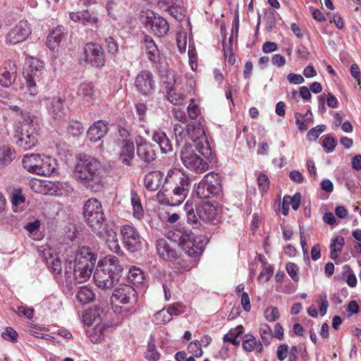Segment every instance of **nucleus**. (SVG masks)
Wrapping results in <instances>:
<instances>
[{"label":"nucleus","mask_w":361,"mask_h":361,"mask_svg":"<svg viewBox=\"0 0 361 361\" xmlns=\"http://www.w3.org/2000/svg\"><path fill=\"white\" fill-rule=\"evenodd\" d=\"M47 192L56 196H68L73 192V188L67 182H49Z\"/></svg>","instance_id":"nucleus-24"},{"label":"nucleus","mask_w":361,"mask_h":361,"mask_svg":"<svg viewBox=\"0 0 361 361\" xmlns=\"http://www.w3.org/2000/svg\"><path fill=\"white\" fill-rule=\"evenodd\" d=\"M135 87L143 96L152 94L156 88L152 73L148 70L140 71L135 78Z\"/></svg>","instance_id":"nucleus-14"},{"label":"nucleus","mask_w":361,"mask_h":361,"mask_svg":"<svg viewBox=\"0 0 361 361\" xmlns=\"http://www.w3.org/2000/svg\"><path fill=\"white\" fill-rule=\"evenodd\" d=\"M121 234L127 250L131 252L137 251L142 246V238L137 229L130 225H124L121 228Z\"/></svg>","instance_id":"nucleus-15"},{"label":"nucleus","mask_w":361,"mask_h":361,"mask_svg":"<svg viewBox=\"0 0 361 361\" xmlns=\"http://www.w3.org/2000/svg\"><path fill=\"white\" fill-rule=\"evenodd\" d=\"M121 270L118 257L106 256L99 262L93 275L95 284L103 290L111 289L118 283Z\"/></svg>","instance_id":"nucleus-2"},{"label":"nucleus","mask_w":361,"mask_h":361,"mask_svg":"<svg viewBox=\"0 0 361 361\" xmlns=\"http://www.w3.org/2000/svg\"><path fill=\"white\" fill-rule=\"evenodd\" d=\"M344 245V238L338 236L334 238L330 245V257L332 259H336L338 254L341 252Z\"/></svg>","instance_id":"nucleus-41"},{"label":"nucleus","mask_w":361,"mask_h":361,"mask_svg":"<svg viewBox=\"0 0 361 361\" xmlns=\"http://www.w3.org/2000/svg\"><path fill=\"white\" fill-rule=\"evenodd\" d=\"M77 97L82 103H90L95 100V88L92 82H84L79 85Z\"/></svg>","instance_id":"nucleus-23"},{"label":"nucleus","mask_w":361,"mask_h":361,"mask_svg":"<svg viewBox=\"0 0 361 361\" xmlns=\"http://www.w3.org/2000/svg\"><path fill=\"white\" fill-rule=\"evenodd\" d=\"M1 337L6 341L12 343L17 342L18 334L16 331L12 327H6L5 331L1 333Z\"/></svg>","instance_id":"nucleus-60"},{"label":"nucleus","mask_w":361,"mask_h":361,"mask_svg":"<svg viewBox=\"0 0 361 361\" xmlns=\"http://www.w3.org/2000/svg\"><path fill=\"white\" fill-rule=\"evenodd\" d=\"M109 236L111 238V239H107L106 241L109 244V248L115 253H118L121 250L120 246L118 245L116 233L113 231H110L108 232Z\"/></svg>","instance_id":"nucleus-51"},{"label":"nucleus","mask_w":361,"mask_h":361,"mask_svg":"<svg viewBox=\"0 0 361 361\" xmlns=\"http://www.w3.org/2000/svg\"><path fill=\"white\" fill-rule=\"evenodd\" d=\"M137 154L142 161L150 164L157 158L156 146L146 141L142 142L137 146Z\"/></svg>","instance_id":"nucleus-21"},{"label":"nucleus","mask_w":361,"mask_h":361,"mask_svg":"<svg viewBox=\"0 0 361 361\" xmlns=\"http://www.w3.org/2000/svg\"><path fill=\"white\" fill-rule=\"evenodd\" d=\"M301 195L299 192L295 194L293 197L287 196L283 198V203L290 205L294 210H297L300 204Z\"/></svg>","instance_id":"nucleus-53"},{"label":"nucleus","mask_w":361,"mask_h":361,"mask_svg":"<svg viewBox=\"0 0 361 361\" xmlns=\"http://www.w3.org/2000/svg\"><path fill=\"white\" fill-rule=\"evenodd\" d=\"M111 302L127 305L124 310L129 311L137 302V293L131 286L122 284L114 291Z\"/></svg>","instance_id":"nucleus-11"},{"label":"nucleus","mask_w":361,"mask_h":361,"mask_svg":"<svg viewBox=\"0 0 361 361\" xmlns=\"http://www.w3.org/2000/svg\"><path fill=\"white\" fill-rule=\"evenodd\" d=\"M243 334V326L242 325L237 326L235 329H232L229 332L224 336V342H228L235 346L240 345V341L237 338Z\"/></svg>","instance_id":"nucleus-39"},{"label":"nucleus","mask_w":361,"mask_h":361,"mask_svg":"<svg viewBox=\"0 0 361 361\" xmlns=\"http://www.w3.org/2000/svg\"><path fill=\"white\" fill-rule=\"evenodd\" d=\"M15 72H10L6 69H2L0 72V85L8 87L15 81Z\"/></svg>","instance_id":"nucleus-47"},{"label":"nucleus","mask_w":361,"mask_h":361,"mask_svg":"<svg viewBox=\"0 0 361 361\" xmlns=\"http://www.w3.org/2000/svg\"><path fill=\"white\" fill-rule=\"evenodd\" d=\"M152 140L159 145L163 153L166 154L172 151V144L166 133L163 132H156L153 135Z\"/></svg>","instance_id":"nucleus-34"},{"label":"nucleus","mask_w":361,"mask_h":361,"mask_svg":"<svg viewBox=\"0 0 361 361\" xmlns=\"http://www.w3.org/2000/svg\"><path fill=\"white\" fill-rule=\"evenodd\" d=\"M83 130L82 124L78 121H70L67 127L68 133L73 137L80 135Z\"/></svg>","instance_id":"nucleus-50"},{"label":"nucleus","mask_w":361,"mask_h":361,"mask_svg":"<svg viewBox=\"0 0 361 361\" xmlns=\"http://www.w3.org/2000/svg\"><path fill=\"white\" fill-rule=\"evenodd\" d=\"M47 111L54 120H61L66 115L64 101L59 97L52 98L47 105Z\"/></svg>","instance_id":"nucleus-22"},{"label":"nucleus","mask_w":361,"mask_h":361,"mask_svg":"<svg viewBox=\"0 0 361 361\" xmlns=\"http://www.w3.org/2000/svg\"><path fill=\"white\" fill-rule=\"evenodd\" d=\"M81 61L93 68L104 67L106 61L104 48L97 42H87L82 48Z\"/></svg>","instance_id":"nucleus-8"},{"label":"nucleus","mask_w":361,"mask_h":361,"mask_svg":"<svg viewBox=\"0 0 361 361\" xmlns=\"http://www.w3.org/2000/svg\"><path fill=\"white\" fill-rule=\"evenodd\" d=\"M286 271L290 276V277L292 279L293 281L295 282H298L299 281V267L298 266L293 263V262H288L286 264Z\"/></svg>","instance_id":"nucleus-58"},{"label":"nucleus","mask_w":361,"mask_h":361,"mask_svg":"<svg viewBox=\"0 0 361 361\" xmlns=\"http://www.w3.org/2000/svg\"><path fill=\"white\" fill-rule=\"evenodd\" d=\"M143 44L147 59L153 64L158 63L160 59V52L155 42L150 37L145 36Z\"/></svg>","instance_id":"nucleus-26"},{"label":"nucleus","mask_w":361,"mask_h":361,"mask_svg":"<svg viewBox=\"0 0 361 361\" xmlns=\"http://www.w3.org/2000/svg\"><path fill=\"white\" fill-rule=\"evenodd\" d=\"M83 214L85 221L92 230L100 235L104 230L105 216L103 207L97 199L91 198L83 206Z\"/></svg>","instance_id":"nucleus-4"},{"label":"nucleus","mask_w":361,"mask_h":361,"mask_svg":"<svg viewBox=\"0 0 361 361\" xmlns=\"http://www.w3.org/2000/svg\"><path fill=\"white\" fill-rule=\"evenodd\" d=\"M107 124L103 121L94 122L87 130V137L90 141L96 142L107 133Z\"/></svg>","instance_id":"nucleus-25"},{"label":"nucleus","mask_w":361,"mask_h":361,"mask_svg":"<svg viewBox=\"0 0 361 361\" xmlns=\"http://www.w3.org/2000/svg\"><path fill=\"white\" fill-rule=\"evenodd\" d=\"M144 279V274L140 268L135 267L130 268L128 274V279L133 285L142 283Z\"/></svg>","instance_id":"nucleus-42"},{"label":"nucleus","mask_w":361,"mask_h":361,"mask_svg":"<svg viewBox=\"0 0 361 361\" xmlns=\"http://www.w3.org/2000/svg\"><path fill=\"white\" fill-rule=\"evenodd\" d=\"M164 173L161 171H152L147 173L144 179L145 186L151 191H156L163 186Z\"/></svg>","instance_id":"nucleus-28"},{"label":"nucleus","mask_w":361,"mask_h":361,"mask_svg":"<svg viewBox=\"0 0 361 361\" xmlns=\"http://www.w3.org/2000/svg\"><path fill=\"white\" fill-rule=\"evenodd\" d=\"M105 42L108 52L112 55H116L119 50L118 42L112 37H106Z\"/></svg>","instance_id":"nucleus-61"},{"label":"nucleus","mask_w":361,"mask_h":361,"mask_svg":"<svg viewBox=\"0 0 361 361\" xmlns=\"http://www.w3.org/2000/svg\"><path fill=\"white\" fill-rule=\"evenodd\" d=\"M198 216L203 221L212 222L217 216L216 207L209 202H204L198 209Z\"/></svg>","instance_id":"nucleus-30"},{"label":"nucleus","mask_w":361,"mask_h":361,"mask_svg":"<svg viewBox=\"0 0 361 361\" xmlns=\"http://www.w3.org/2000/svg\"><path fill=\"white\" fill-rule=\"evenodd\" d=\"M164 180L169 184L176 186L177 189L188 193L190 188L189 177L179 169H173L169 171Z\"/></svg>","instance_id":"nucleus-17"},{"label":"nucleus","mask_w":361,"mask_h":361,"mask_svg":"<svg viewBox=\"0 0 361 361\" xmlns=\"http://www.w3.org/2000/svg\"><path fill=\"white\" fill-rule=\"evenodd\" d=\"M73 176L85 188L98 191L102 186L103 177L100 162L88 155L79 154L73 172Z\"/></svg>","instance_id":"nucleus-1"},{"label":"nucleus","mask_w":361,"mask_h":361,"mask_svg":"<svg viewBox=\"0 0 361 361\" xmlns=\"http://www.w3.org/2000/svg\"><path fill=\"white\" fill-rule=\"evenodd\" d=\"M187 195L186 192L179 190L176 186L169 184V182L165 180L157 197L160 202L170 206H177L184 201Z\"/></svg>","instance_id":"nucleus-12"},{"label":"nucleus","mask_w":361,"mask_h":361,"mask_svg":"<svg viewBox=\"0 0 361 361\" xmlns=\"http://www.w3.org/2000/svg\"><path fill=\"white\" fill-rule=\"evenodd\" d=\"M105 326L103 324L99 323L93 327H90L87 330V334L91 342L93 343H99L104 339V331Z\"/></svg>","instance_id":"nucleus-35"},{"label":"nucleus","mask_w":361,"mask_h":361,"mask_svg":"<svg viewBox=\"0 0 361 361\" xmlns=\"http://www.w3.org/2000/svg\"><path fill=\"white\" fill-rule=\"evenodd\" d=\"M64 34L61 28L53 30L47 37V46L51 50L56 49L64 39Z\"/></svg>","instance_id":"nucleus-37"},{"label":"nucleus","mask_w":361,"mask_h":361,"mask_svg":"<svg viewBox=\"0 0 361 361\" xmlns=\"http://www.w3.org/2000/svg\"><path fill=\"white\" fill-rule=\"evenodd\" d=\"M93 269L74 265L73 276L75 281L82 283L90 279L92 274Z\"/></svg>","instance_id":"nucleus-38"},{"label":"nucleus","mask_w":361,"mask_h":361,"mask_svg":"<svg viewBox=\"0 0 361 361\" xmlns=\"http://www.w3.org/2000/svg\"><path fill=\"white\" fill-rule=\"evenodd\" d=\"M336 146V140L330 136H326L322 141V147L327 152H331L334 150Z\"/></svg>","instance_id":"nucleus-64"},{"label":"nucleus","mask_w":361,"mask_h":361,"mask_svg":"<svg viewBox=\"0 0 361 361\" xmlns=\"http://www.w3.org/2000/svg\"><path fill=\"white\" fill-rule=\"evenodd\" d=\"M177 47L180 52H185L187 48V33L185 31L178 32L176 35Z\"/></svg>","instance_id":"nucleus-55"},{"label":"nucleus","mask_w":361,"mask_h":361,"mask_svg":"<svg viewBox=\"0 0 361 361\" xmlns=\"http://www.w3.org/2000/svg\"><path fill=\"white\" fill-rule=\"evenodd\" d=\"M76 298L81 303L86 304L94 300V293L90 288L84 286L78 291Z\"/></svg>","instance_id":"nucleus-40"},{"label":"nucleus","mask_w":361,"mask_h":361,"mask_svg":"<svg viewBox=\"0 0 361 361\" xmlns=\"http://www.w3.org/2000/svg\"><path fill=\"white\" fill-rule=\"evenodd\" d=\"M167 99L170 103L174 105H181L183 104L185 100V95L177 92L173 88H170L167 91Z\"/></svg>","instance_id":"nucleus-44"},{"label":"nucleus","mask_w":361,"mask_h":361,"mask_svg":"<svg viewBox=\"0 0 361 361\" xmlns=\"http://www.w3.org/2000/svg\"><path fill=\"white\" fill-rule=\"evenodd\" d=\"M257 185L260 191L266 192L269 188V179L264 173H260L257 177Z\"/></svg>","instance_id":"nucleus-57"},{"label":"nucleus","mask_w":361,"mask_h":361,"mask_svg":"<svg viewBox=\"0 0 361 361\" xmlns=\"http://www.w3.org/2000/svg\"><path fill=\"white\" fill-rule=\"evenodd\" d=\"M169 30V25L166 19L160 16H155L152 20L151 30L156 36L161 37L165 36Z\"/></svg>","instance_id":"nucleus-31"},{"label":"nucleus","mask_w":361,"mask_h":361,"mask_svg":"<svg viewBox=\"0 0 361 361\" xmlns=\"http://www.w3.org/2000/svg\"><path fill=\"white\" fill-rule=\"evenodd\" d=\"M157 250L160 257L164 260L173 261L178 257L176 250L172 248L164 239L157 240Z\"/></svg>","instance_id":"nucleus-29"},{"label":"nucleus","mask_w":361,"mask_h":361,"mask_svg":"<svg viewBox=\"0 0 361 361\" xmlns=\"http://www.w3.org/2000/svg\"><path fill=\"white\" fill-rule=\"evenodd\" d=\"M317 303L318 304L319 311L321 316H324L326 314L327 309L329 307L327 295L325 292H322L320 294L318 295Z\"/></svg>","instance_id":"nucleus-49"},{"label":"nucleus","mask_w":361,"mask_h":361,"mask_svg":"<svg viewBox=\"0 0 361 361\" xmlns=\"http://www.w3.org/2000/svg\"><path fill=\"white\" fill-rule=\"evenodd\" d=\"M264 317L269 322H274L279 317V312L276 307H269L264 311Z\"/></svg>","instance_id":"nucleus-63"},{"label":"nucleus","mask_w":361,"mask_h":361,"mask_svg":"<svg viewBox=\"0 0 361 361\" xmlns=\"http://www.w3.org/2000/svg\"><path fill=\"white\" fill-rule=\"evenodd\" d=\"M97 317V311L94 309H88L82 313V320L85 325L90 326Z\"/></svg>","instance_id":"nucleus-54"},{"label":"nucleus","mask_w":361,"mask_h":361,"mask_svg":"<svg viewBox=\"0 0 361 361\" xmlns=\"http://www.w3.org/2000/svg\"><path fill=\"white\" fill-rule=\"evenodd\" d=\"M295 125L300 131L307 130L313 123V115L311 110H307L305 114L299 112L295 114Z\"/></svg>","instance_id":"nucleus-32"},{"label":"nucleus","mask_w":361,"mask_h":361,"mask_svg":"<svg viewBox=\"0 0 361 361\" xmlns=\"http://www.w3.org/2000/svg\"><path fill=\"white\" fill-rule=\"evenodd\" d=\"M22 162L28 172L37 175L50 176L55 171L54 160L44 154H25L23 157Z\"/></svg>","instance_id":"nucleus-3"},{"label":"nucleus","mask_w":361,"mask_h":361,"mask_svg":"<svg viewBox=\"0 0 361 361\" xmlns=\"http://www.w3.org/2000/svg\"><path fill=\"white\" fill-rule=\"evenodd\" d=\"M37 136L38 133L35 128H29L27 126H23L16 135V143L23 150H29L37 145Z\"/></svg>","instance_id":"nucleus-16"},{"label":"nucleus","mask_w":361,"mask_h":361,"mask_svg":"<svg viewBox=\"0 0 361 361\" xmlns=\"http://www.w3.org/2000/svg\"><path fill=\"white\" fill-rule=\"evenodd\" d=\"M172 319L168 310L162 309L154 315L153 322L156 325H163Z\"/></svg>","instance_id":"nucleus-46"},{"label":"nucleus","mask_w":361,"mask_h":361,"mask_svg":"<svg viewBox=\"0 0 361 361\" xmlns=\"http://www.w3.org/2000/svg\"><path fill=\"white\" fill-rule=\"evenodd\" d=\"M190 141L192 147L202 156L207 157L211 154L210 147L204 130L200 124H188Z\"/></svg>","instance_id":"nucleus-13"},{"label":"nucleus","mask_w":361,"mask_h":361,"mask_svg":"<svg viewBox=\"0 0 361 361\" xmlns=\"http://www.w3.org/2000/svg\"><path fill=\"white\" fill-rule=\"evenodd\" d=\"M44 64L37 58H31L28 62V66L24 72L25 79V92L24 97L28 99V96L35 97L38 94L36 82L39 81L44 72Z\"/></svg>","instance_id":"nucleus-7"},{"label":"nucleus","mask_w":361,"mask_h":361,"mask_svg":"<svg viewBox=\"0 0 361 361\" xmlns=\"http://www.w3.org/2000/svg\"><path fill=\"white\" fill-rule=\"evenodd\" d=\"M195 190L200 199H209L220 195L222 193L221 175L214 171L207 173Z\"/></svg>","instance_id":"nucleus-5"},{"label":"nucleus","mask_w":361,"mask_h":361,"mask_svg":"<svg viewBox=\"0 0 361 361\" xmlns=\"http://www.w3.org/2000/svg\"><path fill=\"white\" fill-rule=\"evenodd\" d=\"M32 31V25L27 20H20L5 33L4 42L8 46L23 43L29 38Z\"/></svg>","instance_id":"nucleus-9"},{"label":"nucleus","mask_w":361,"mask_h":361,"mask_svg":"<svg viewBox=\"0 0 361 361\" xmlns=\"http://www.w3.org/2000/svg\"><path fill=\"white\" fill-rule=\"evenodd\" d=\"M188 350L192 355L193 357H200L203 354V351L201 348V343L198 341H192L188 345Z\"/></svg>","instance_id":"nucleus-59"},{"label":"nucleus","mask_w":361,"mask_h":361,"mask_svg":"<svg viewBox=\"0 0 361 361\" xmlns=\"http://www.w3.org/2000/svg\"><path fill=\"white\" fill-rule=\"evenodd\" d=\"M194 147L189 146L181 150L180 158L183 165L188 169L202 173L208 170L209 164L198 155Z\"/></svg>","instance_id":"nucleus-10"},{"label":"nucleus","mask_w":361,"mask_h":361,"mask_svg":"<svg viewBox=\"0 0 361 361\" xmlns=\"http://www.w3.org/2000/svg\"><path fill=\"white\" fill-rule=\"evenodd\" d=\"M325 125H319L314 128H312L307 134V139L310 141L317 140L319 136L325 130Z\"/></svg>","instance_id":"nucleus-56"},{"label":"nucleus","mask_w":361,"mask_h":361,"mask_svg":"<svg viewBox=\"0 0 361 361\" xmlns=\"http://www.w3.org/2000/svg\"><path fill=\"white\" fill-rule=\"evenodd\" d=\"M178 244L187 255L196 259L203 253L207 240L204 235L184 231L179 238Z\"/></svg>","instance_id":"nucleus-6"},{"label":"nucleus","mask_w":361,"mask_h":361,"mask_svg":"<svg viewBox=\"0 0 361 361\" xmlns=\"http://www.w3.org/2000/svg\"><path fill=\"white\" fill-rule=\"evenodd\" d=\"M38 251L46 262L48 269L54 274H60L62 271V262L60 258L58 256H54L49 248L42 247Z\"/></svg>","instance_id":"nucleus-19"},{"label":"nucleus","mask_w":361,"mask_h":361,"mask_svg":"<svg viewBox=\"0 0 361 361\" xmlns=\"http://www.w3.org/2000/svg\"><path fill=\"white\" fill-rule=\"evenodd\" d=\"M16 157V152L10 146L0 147V162L2 164L10 163Z\"/></svg>","instance_id":"nucleus-43"},{"label":"nucleus","mask_w":361,"mask_h":361,"mask_svg":"<svg viewBox=\"0 0 361 361\" xmlns=\"http://www.w3.org/2000/svg\"><path fill=\"white\" fill-rule=\"evenodd\" d=\"M145 357L149 361H157L160 358V354L157 352L156 346L149 343L147 351L145 353Z\"/></svg>","instance_id":"nucleus-52"},{"label":"nucleus","mask_w":361,"mask_h":361,"mask_svg":"<svg viewBox=\"0 0 361 361\" xmlns=\"http://www.w3.org/2000/svg\"><path fill=\"white\" fill-rule=\"evenodd\" d=\"M130 202L133 207V216L140 219L144 215V209L140 196L135 190L130 192Z\"/></svg>","instance_id":"nucleus-36"},{"label":"nucleus","mask_w":361,"mask_h":361,"mask_svg":"<svg viewBox=\"0 0 361 361\" xmlns=\"http://www.w3.org/2000/svg\"><path fill=\"white\" fill-rule=\"evenodd\" d=\"M242 347L247 352L256 350L257 353H261L263 350L262 343L260 341H257L255 337L250 334L243 336Z\"/></svg>","instance_id":"nucleus-33"},{"label":"nucleus","mask_w":361,"mask_h":361,"mask_svg":"<svg viewBox=\"0 0 361 361\" xmlns=\"http://www.w3.org/2000/svg\"><path fill=\"white\" fill-rule=\"evenodd\" d=\"M118 157L122 164L126 166L132 165V161L135 157V145L133 141L128 139H123L121 141Z\"/></svg>","instance_id":"nucleus-20"},{"label":"nucleus","mask_w":361,"mask_h":361,"mask_svg":"<svg viewBox=\"0 0 361 361\" xmlns=\"http://www.w3.org/2000/svg\"><path fill=\"white\" fill-rule=\"evenodd\" d=\"M47 182L42 181L39 179L33 178L29 181L30 188L35 192L37 193H45V188H47Z\"/></svg>","instance_id":"nucleus-48"},{"label":"nucleus","mask_w":361,"mask_h":361,"mask_svg":"<svg viewBox=\"0 0 361 361\" xmlns=\"http://www.w3.org/2000/svg\"><path fill=\"white\" fill-rule=\"evenodd\" d=\"M97 261V255L88 247H82L76 252L75 264L94 269Z\"/></svg>","instance_id":"nucleus-18"},{"label":"nucleus","mask_w":361,"mask_h":361,"mask_svg":"<svg viewBox=\"0 0 361 361\" xmlns=\"http://www.w3.org/2000/svg\"><path fill=\"white\" fill-rule=\"evenodd\" d=\"M187 111L188 117L192 120L196 119L200 114V108L197 104L194 103L193 99H190V103L187 108Z\"/></svg>","instance_id":"nucleus-62"},{"label":"nucleus","mask_w":361,"mask_h":361,"mask_svg":"<svg viewBox=\"0 0 361 361\" xmlns=\"http://www.w3.org/2000/svg\"><path fill=\"white\" fill-rule=\"evenodd\" d=\"M259 331L262 342L266 345H269L274 337L271 327L267 324H261Z\"/></svg>","instance_id":"nucleus-45"},{"label":"nucleus","mask_w":361,"mask_h":361,"mask_svg":"<svg viewBox=\"0 0 361 361\" xmlns=\"http://www.w3.org/2000/svg\"><path fill=\"white\" fill-rule=\"evenodd\" d=\"M173 132L177 145H183V149L189 146H192L190 141V135L188 125H187L186 127H184L180 124H175L173 127Z\"/></svg>","instance_id":"nucleus-27"}]
</instances>
